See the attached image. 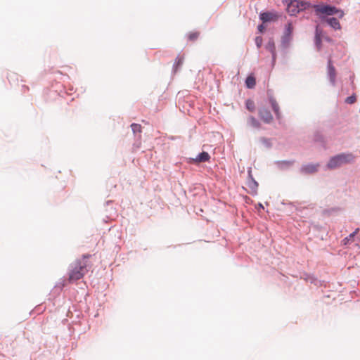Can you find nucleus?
<instances>
[{"label": "nucleus", "mask_w": 360, "mask_h": 360, "mask_svg": "<svg viewBox=\"0 0 360 360\" xmlns=\"http://www.w3.org/2000/svg\"><path fill=\"white\" fill-rule=\"evenodd\" d=\"M86 257L84 256L83 259H77L70 264L68 273L70 282L72 283L81 279L87 273L89 264L86 260Z\"/></svg>", "instance_id": "obj_1"}, {"label": "nucleus", "mask_w": 360, "mask_h": 360, "mask_svg": "<svg viewBox=\"0 0 360 360\" xmlns=\"http://www.w3.org/2000/svg\"><path fill=\"white\" fill-rule=\"evenodd\" d=\"M353 160L354 156L352 154L342 153L331 158L327 164V167L329 169H335Z\"/></svg>", "instance_id": "obj_2"}, {"label": "nucleus", "mask_w": 360, "mask_h": 360, "mask_svg": "<svg viewBox=\"0 0 360 360\" xmlns=\"http://www.w3.org/2000/svg\"><path fill=\"white\" fill-rule=\"evenodd\" d=\"M314 9L316 13L319 15H338L340 18H342L345 15L343 11L339 10L336 7L330 5H316L314 6Z\"/></svg>", "instance_id": "obj_3"}, {"label": "nucleus", "mask_w": 360, "mask_h": 360, "mask_svg": "<svg viewBox=\"0 0 360 360\" xmlns=\"http://www.w3.org/2000/svg\"><path fill=\"white\" fill-rule=\"evenodd\" d=\"M304 4L297 0H292L287 6V12L290 15H295L300 11L304 9Z\"/></svg>", "instance_id": "obj_4"}, {"label": "nucleus", "mask_w": 360, "mask_h": 360, "mask_svg": "<svg viewBox=\"0 0 360 360\" xmlns=\"http://www.w3.org/2000/svg\"><path fill=\"white\" fill-rule=\"evenodd\" d=\"M293 32V26L292 22H288L285 26L283 36L282 37V42L284 44H288L292 38Z\"/></svg>", "instance_id": "obj_5"}, {"label": "nucleus", "mask_w": 360, "mask_h": 360, "mask_svg": "<svg viewBox=\"0 0 360 360\" xmlns=\"http://www.w3.org/2000/svg\"><path fill=\"white\" fill-rule=\"evenodd\" d=\"M259 116L266 123H270L273 120V116L270 111L266 108H260L259 110Z\"/></svg>", "instance_id": "obj_6"}, {"label": "nucleus", "mask_w": 360, "mask_h": 360, "mask_svg": "<svg viewBox=\"0 0 360 360\" xmlns=\"http://www.w3.org/2000/svg\"><path fill=\"white\" fill-rule=\"evenodd\" d=\"M259 17L260 19L263 21V22H266L276 20L278 18V15L274 13L265 12L261 13Z\"/></svg>", "instance_id": "obj_7"}, {"label": "nucleus", "mask_w": 360, "mask_h": 360, "mask_svg": "<svg viewBox=\"0 0 360 360\" xmlns=\"http://www.w3.org/2000/svg\"><path fill=\"white\" fill-rule=\"evenodd\" d=\"M266 49L272 54L273 60H276V46L273 39H269L266 45Z\"/></svg>", "instance_id": "obj_8"}, {"label": "nucleus", "mask_w": 360, "mask_h": 360, "mask_svg": "<svg viewBox=\"0 0 360 360\" xmlns=\"http://www.w3.org/2000/svg\"><path fill=\"white\" fill-rule=\"evenodd\" d=\"M319 167V164H316V165L310 164V165L304 166L302 168V172H305L306 174H312V173H314L318 171Z\"/></svg>", "instance_id": "obj_9"}, {"label": "nucleus", "mask_w": 360, "mask_h": 360, "mask_svg": "<svg viewBox=\"0 0 360 360\" xmlns=\"http://www.w3.org/2000/svg\"><path fill=\"white\" fill-rule=\"evenodd\" d=\"M210 159V156L207 152H202L200 153L197 157L194 159V162L199 163V162H204L209 161Z\"/></svg>", "instance_id": "obj_10"}, {"label": "nucleus", "mask_w": 360, "mask_h": 360, "mask_svg": "<svg viewBox=\"0 0 360 360\" xmlns=\"http://www.w3.org/2000/svg\"><path fill=\"white\" fill-rule=\"evenodd\" d=\"M328 24L335 30H340L341 26L338 20L335 18H328L326 19Z\"/></svg>", "instance_id": "obj_11"}, {"label": "nucleus", "mask_w": 360, "mask_h": 360, "mask_svg": "<svg viewBox=\"0 0 360 360\" xmlns=\"http://www.w3.org/2000/svg\"><path fill=\"white\" fill-rule=\"evenodd\" d=\"M335 69L333 66L331 61H328V75L332 83L335 82Z\"/></svg>", "instance_id": "obj_12"}, {"label": "nucleus", "mask_w": 360, "mask_h": 360, "mask_svg": "<svg viewBox=\"0 0 360 360\" xmlns=\"http://www.w3.org/2000/svg\"><path fill=\"white\" fill-rule=\"evenodd\" d=\"M200 32L199 31H192L187 34V39L190 41H196L200 37Z\"/></svg>", "instance_id": "obj_13"}, {"label": "nucleus", "mask_w": 360, "mask_h": 360, "mask_svg": "<svg viewBox=\"0 0 360 360\" xmlns=\"http://www.w3.org/2000/svg\"><path fill=\"white\" fill-rule=\"evenodd\" d=\"M270 103H271V105L273 110L276 113V116L278 117H279V116H280V115H279V105H278V103L274 98H271L270 99Z\"/></svg>", "instance_id": "obj_14"}, {"label": "nucleus", "mask_w": 360, "mask_h": 360, "mask_svg": "<svg viewBox=\"0 0 360 360\" xmlns=\"http://www.w3.org/2000/svg\"><path fill=\"white\" fill-rule=\"evenodd\" d=\"M245 84L248 88H253L256 84L255 78L252 76H248L245 80Z\"/></svg>", "instance_id": "obj_15"}, {"label": "nucleus", "mask_w": 360, "mask_h": 360, "mask_svg": "<svg viewBox=\"0 0 360 360\" xmlns=\"http://www.w3.org/2000/svg\"><path fill=\"white\" fill-rule=\"evenodd\" d=\"M249 125L254 128H259L260 123L252 116L250 117L248 121Z\"/></svg>", "instance_id": "obj_16"}, {"label": "nucleus", "mask_w": 360, "mask_h": 360, "mask_svg": "<svg viewBox=\"0 0 360 360\" xmlns=\"http://www.w3.org/2000/svg\"><path fill=\"white\" fill-rule=\"evenodd\" d=\"M131 129L133 131V133L134 134H136V133L139 134V137L140 138L141 137V129H142V127H141V124L133 123V124H131Z\"/></svg>", "instance_id": "obj_17"}, {"label": "nucleus", "mask_w": 360, "mask_h": 360, "mask_svg": "<svg viewBox=\"0 0 360 360\" xmlns=\"http://www.w3.org/2000/svg\"><path fill=\"white\" fill-rule=\"evenodd\" d=\"M184 60V56H178L176 57L174 64V68L175 70H176L177 68L183 64Z\"/></svg>", "instance_id": "obj_18"}, {"label": "nucleus", "mask_w": 360, "mask_h": 360, "mask_svg": "<svg viewBox=\"0 0 360 360\" xmlns=\"http://www.w3.org/2000/svg\"><path fill=\"white\" fill-rule=\"evenodd\" d=\"M247 109L250 112H254L255 110V105L252 100L248 99L245 103Z\"/></svg>", "instance_id": "obj_19"}, {"label": "nucleus", "mask_w": 360, "mask_h": 360, "mask_svg": "<svg viewBox=\"0 0 360 360\" xmlns=\"http://www.w3.org/2000/svg\"><path fill=\"white\" fill-rule=\"evenodd\" d=\"M315 41H316V46H318V48H319L321 42V39L320 34L319 33L318 30H316V32Z\"/></svg>", "instance_id": "obj_20"}, {"label": "nucleus", "mask_w": 360, "mask_h": 360, "mask_svg": "<svg viewBox=\"0 0 360 360\" xmlns=\"http://www.w3.org/2000/svg\"><path fill=\"white\" fill-rule=\"evenodd\" d=\"M356 98L355 95H352L351 96L347 97L345 100V102L349 104H353L356 102Z\"/></svg>", "instance_id": "obj_21"}, {"label": "nucleus", "mask_w": 360, "mask_h": 360, "mask_svg": "<svg viewBox=\"0 0 360 360\" xmlns=\"http://www.w3.org/2000/svg\"><path fill=\"white\" fill-rule=\"evenodd\" d=\"M356 233V231H354V233H351L348 237L345 238L344 239L345 244H347L349 240H352L355 234Z\"/></svg>", "instance_id": "obj_22"}, {"label": "nucleus", "mask_w": 360, "mask_h": 360, "mask_svg": "<svg viewBox=\"0 0 360 360\" xmlns=\"http://www.w3.org/2000/svg\"><path fill=\"white\" fill-rule=\"evenodd\" d=\"M262 41H263V39H262V37H257L255 38V44L258 48H259L262 46Z\"/></svg>", "instance_id": "obj_23"}, {"label": "nucleus", "mask_w": 360, "mask_h": 360, "mask_svg": "<svg viewBox=\"0 0 360 360\" xmlns=\"http://www.w3.org/2000/svg\"><path fill=\"white\" fill-rule=\"evenodd\" d=\"M264 29V26L262 25H260L258 26V30H259V31L260 32H262Z\"/></svg>", "instance_id": "obj_24"}]
</instances>
